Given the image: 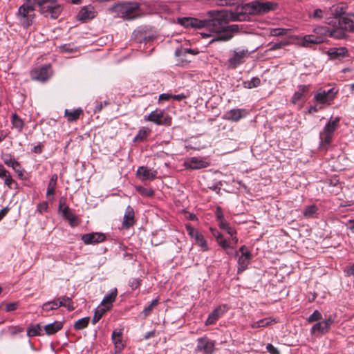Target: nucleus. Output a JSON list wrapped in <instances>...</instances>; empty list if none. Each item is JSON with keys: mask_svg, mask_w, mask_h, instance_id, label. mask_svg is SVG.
<instances>
[{"mask_svg": "<svg viewBox=\"0 0 354 354\" xmlns=\"http://www.w3.org/2000/svg\"><path fill=\"white\" fill-rule=\"evenodd\" d=\"M207 16L209 18L203 20L194 17L178 18V22L185 28H207L209 33L202 32L201 35L203 37H212L209 44L229 41L239 31L238 25H227L230 21H241V17L232 11L209 10L207 12Z\"/></svg>", "mask_w": 354, "mask_h": 354, "instance_id": "obj_1", "label": "nucleus"}, {"mask_svg": "<svg viewBox=\"0 0 354 354\" xmlns=\"http://www.w3.org/2000/svg\"><path fill=\"white\" fill-rule=\"evenodd\" d=\"M277 7V4L271 2H260L254 1L250 3L243 5L241 8L237 7L235 14L239 15L241 20L243 19L244 16L241 13L249 15H263L269 12L271 10H274Z\"/></svg>", "mask_w": 354, "mask_h": 354, "instance_id": "obj_2", "label": "nucleus"}, {"mask_svg": "<svg viewBox=\"0 0 354 354\" xmlns=\"http://www.w3.org/2000/svg\"><path fill=\"white\" fill-rule=\"evenodd\" d=\"M33 4H37L41 15L46 17L57 19L60 15L62 8L57 0H32Z\"/></svg>", "mask_w": 354, "mask_h": 354, "instance_id": "obj_3", "label": "nucleus"}, {"mask_svg": "<svg viewBox=\"0 0 354 354\" xmlns=\"http://www.w3.org/2000/svg\"><path fill=\"white\" fill-rule=\"evenodd\" d=\"M140 6L136 2H127L114 6L111 10L118 17L133 19L139 16Z\"/></svg>", "mask_w": 354, "mask_h": 354, "instance_id": "obj_4", "label": "nucleus"}, {"mask_svg": "<svg viewBox=\"0 0 354 354\" xmlns=\"http://www.w3.org/2000/svg\"><path fill=\"white\" fill-rule=\"evenodd\" d=\"M17 17L20 24L24 27H29L35 17V8L32 0H25L24 3L19 8Z\"/></svg>", "mask_w": 354, "mask_h": 354, "instance_id": "obj_5", "label": "nucleus"}, {"mask_svg": "<svg viewBox=\"0 0 354 354\" xmlns=\"http://www.w3.org/2000/svg\"><path fill=\"white\" fill-rule=\"evenodd\" d=\"M339 117L330 118L325 125L323 131L319 133L322 146L329 145L331 143L333 133L339 126Z\"/></svg>", "mask_w": 354, "mask_h": 354, "instance_id": "obj_6", "label": "nucleus"}, {"mask_svg": "<svg viewBox=\"0 0 354 354\" xmlns=\"http://www.w3.org/2000/svg\"><path fill=\"white\" fill-rule=\"evenodd\" d=\"M337 93V91L335 88H332L328 91L319 89L315 94L313 100L317 104L329 105Z\"/></svg>", "mask_w": 354, "mask_h": 354, "instance_id": "obj_7", "label": "nucleus"}, {"mask_svg": "<svg viewBox=\"0 0 354 354\" xmlns=\"http://www.w3.org/2000/svg\"><path fill=\"white\" fill-rule=\"evenodd\" d=\"M147 120L153 122L158 125H170L171 118L162 111L156 110L152 111L148 116Z\"/></svg>", "mask_w": 354, "mask_h": 354, "instance_id": "obj_8", "label": "nucleus"}, {"mask_svg": "<svg viewBox=\"0 0 354 354\" xmlns=\"http://www.w3.org/2000/svg\"><path fill=\"white\" fill-rule=\"evenodd\" d=\"M215 342L207 337H200L197 339L196 351L203 352V354H212L214 351Z\"/></svg>", "mask_w": 354, "mask_h": 354, "instance_id": "obj_9", "label": "nucleus"}, {"mask_svg": "<svg viewBox=\"0 0 354 354\" xmlns=\"http://www.w3.org/2000/svg\"><path fill=\"white\" fill-rule=\"evenodd\" d=\"M51 68L50 65H45L39 68H35L30 73L31 78L33 80L44 82L51 75Z\"/></svg>", "mask_w": 354, "mask_h": 354, "instance_id": "obj_10", "label": "nucleus"}, {"mask_svg": "<svg viewBox=\"0 0 354 354\" xmlns=\"http://www.w3.org/2000/svg\"><path fill=\"white\" fill-rule=\"evenodd\" d=\"M248 114V112L245 109H234L226 111L223 118L226 120L237 122L241 118H245Z\"/></svg>", "mask_w": 354, "mask_h": 354, "instance_id": "obj_11", "label": "nucleus"}, {"mask_svg": "<svg viewBox=\"0 0 354 354\" xmlns=\"http://www.w3.org/2000/svg\"><path fill=\"white\" fill-rule=\"evenodd\" d=\"M334 320L331 317L326 319L324 322H319L313 325L310 330L311 334L318 332L321 334L326 333L329 331L331 325L333 324Z\"/></svg>", "mask_w": 354, "mask_h": 354, "instance_id": "obj_12", "label": "nucleus"}, {"mask_svg": "<svg viewBox=\"0 0 354 354\" xmlns=\"http://www.w3.org/2000/svg\"><path fill=\"white\" fill-rule=\"evenodd\" d=\"M209 162L204 159L192 157L185 161V166L187 169H200L209 166Z\"/></svg>", "mask_w": 354, "mask_h": 354, "instance_id": "obj_13", "label": "nucleus"}, {"mask_svg": "<svg viewBox=\"0 0 354 354\" xmlns=\"http://www.w3.org/2000/svg\"><path fill=\"white\" fill-rule=\"evenodd\" d=\"M105 239V236L102 233L93 232L85 234L82 236V240L86 244H94L102 242Z\"/></svg>", "mask_w": 354, "mask_h": 354, "instance_id": "obj_14", "label": "nucleus"}, {"mask_svg": "<svg viewBox=\"0 0 354 354\" xmlns=\"http://www.w3.org/2000/svg\"><path fill=\"white\" fill-rule=\"evenodd\" d=\"M337 25L341 29L346 31H354V21L351 15H345L336 19Z\"/></svg>", "mask_w": 354, "mask_h": 354, "instance_id": "obj_15", "label": "nucleus"}, {"mask_svg": "<svg viewBox=\"0 0 354 354\" xmlns=\"http://www.w3.org/2000/svg\"><path fill=\"white\" fill-rule=\"evenodd\" d=\"M135 222L136 220L134 210L132 207L129 205L125 209L122 221V227L125 229H128L131 226H132L135 223Z\"/></svg>", "mask_w": 354, "mask_h": 354, "instance_id": "obj_16", "label": "nucleus"}, {"mask_svg": "<svg viewBox=\"0 0 354 354\" xmlns=\"http://www.w3.org/2000/svg\"><path fill=\"white\" fill-rule=\"evenodd\" d=\"M157 172L149 169L145 167H140L137 170V176L142 180H153L156 178Z\"/></svg>", "mask_w": 354, "mask_h": 354, "instance_id": "obj_17", "label": "nucleus"}, {"mask_svg": "<svg viewBox=\"0 0 354 354\" xmlns=\"http://www.w3.org/2000/svg\"><path fill=\"white\" fill-rule=\"evenodd\" d=\"M252 259L251 253L241 254L238 258V273L242 272L245 270Z\"/></svg>", "mask_w": 354, "mask_h": 354, "instance_id": "obj_18", "label": "nucleus"}, {"mask_svg": "<svg viewBox=\"0 0 354 354\" xmlns=\"http://www.w3.org/2000/svg\"><path fill=\"white\" fill-rule=\"evenodd\" d=\"M122 331L121 329L114 330L112 333V340L115 344V348L117 352H120L124 348V344L122 342Z\"/></svg>", "mask_w": 354, "mask_h": 354, "instance_id": "obj_19", "label": "nucleus"}, {"mask_svg": "<svg viewBox=\"0 0 354 354\" xmlns=\"http://www.w3.org/2000/svg\"><path fill=\"white\" fill-rule=\"evenodd\" d=\"M246 53L247 51L245 50L234 53V55L228 60L230 66L232 68H235L243 63V58L245 56Z\"/></svg>", "mask_w": 354, "mask_h": 354, "instance_id": "obj_20", "label": "nucleus"}, {"mask_svg": "<svg viewBox=\"0 0 354 354\" xmlns=\"http://www.w3.org/2000/svg\"><path fill=\"white\" fill-rule=\"evenodd\" d=\"M118 294L117 288H113L111 290V292L106 295L104 299H102L100 305L108 308L110 310L112 307L113 302L115 300Z\"/></svg>", "mask_w": 354, "mask_h": 354, "instance_id": "obj_21", "label": "nucleus"}, {"mask_svg": "<svg viewBox=\"0 0 354 354\" xmlns=\"http://www.w3.org/2000/svg\"><path fill=\"white\" fill-rule=\"evenodd\" d=\"M310 85H299L297 91L294 93L292 97V103L297 104L304 95L309 91Z\"/></svg>", "mask_w": 354, "mask_h": 354, "instance_id": "obj_22", "label": "nucleus"}, {"mask_svg": "<svg viewBox=\"0 0 354 354\" xmlns=\"http://www.w3.org/2000/svg\"><path fill=\"white\" fill-rule=\"evenodd\" d=\"M224 310L221 306L215 308L208 316L205 321V325H211L214 324L220 316L223 313Z\"/></svg>", "mask_w": 354, "mask_h": 354, "instance_id": "obj_23", "label": "nucleus"}, {"mask_svg": "<svg viewBox=\"0 0 354 354\" xmlns=\"http://www.w3.org/2000/svg\"><path fill=\"white\" fill-rule=\"evenodd\" d=\"M63 327L62 322L55 321L53 323L46 325L44 328L48 335H51L56 333L61 330Z\"/></svg>", "mask_w": 354, "mask_h": 354, "instance_id": "obj_24", "label": "nucleus"}, {"mask_svg": "<svg viewBox=\"0 0 354 354\" xmlns=\"http://www.w3.org/2000/svg\"><path fill=\"white\" fill-rule=\"evenodd\" d=\"M3 162L6 165L11 167L19 176L23 175L24 171L21 169L20 164L17 160L10 157L5 158L3 159Z\"/></svg>", "mask_w": 354, "mask_h": 354, "instance_id": "obj_25", "label": "nucleus"}, {"mask_svg": "<svg viewBox=\"0 0 354 354\" xmlns=\"http://www.w3.org/2000/svg\"><path fill=\"white\" fill-rule=\"evenodd\" d=\"M82 113L83 111L80 108L73 111L66 109L64 111V116L68 122H74L76 121Z\"/></svg>", "mask_w": 354, "mask_h": 354, "instance_id": "obj_26", "label": "nucleus"}, {"mask_svg": "<svg viewBox=\"0 0 354 354\" xmlns=\"http://www.w3.org/2000/svg\"><path fill=\"white\" fill-rule=\"evenodd\" d=\"M347 53V50L344 47L333 48L328 50V55L331 59L343 57Z\"/></svg>", "mask_w": 354, "mask_h": 354, "instance_id": "obj_27", "label": "nucleus"}, {"mask_svg": "<svg viewBox=\"0 0 354 354\" xmlns=\"http://www.w3.org/2000/svg\"><path fill=\"white\" fill-rule=\"evenodd\" d=\"M319 41H319V38H317V37H315L313 35H306V36L300 38L298 43L304 47H308L310 44H318V43H319Z\"/></svg>", "mask_w": 354, "mask_h": 354, "instance_id": "obj_28", "label": "nucleus"}, {"mask_svg": "<svg viewBox=\"0 0 354 354\" xmlns=\"http://www.w3.org/2000/svg\"><path fill=\"white\" fill-rule=\"evenodd\" d=\"M58 301L59 308L61 306L66 308L68 310H73L74 306L71 298L63 296L57 299Z\"/></svg>", "mask_w": 354, "mask_h": 354, "instance_id": "obj_29", "label": "nucleus"}, {"mask_svg": "<svg viewBox=\"0 0 354 354\" xmlns=\"http://www.w3.org/2000/svg\"><path fill=\"white\" fill-rule=\"evenodd\" d=\"M0 178L4 180L5 184L12 187V184L14 183L10 173L3 166H0Z\"/></svg>", "mask_w": 354, "mask_h": 354, "instance_id": "obj_30", "label": "nucleus"}, {"mask_svg": "<svg viewBox=\"0 0 354 354\" xmlns=\"http://www.w3.org/2000/svg\"><path fill=\"white\" fill-rule=\"evenodd\" d=\"M277 321L274 319H272L270 317H266L264 319H262L261 320H259L257 322H254L251 324V327L252 328H261L265 327L267 326L270 325L272 323H276Z\"/></svg>", "mask_w": 354, "mask_h": 354, "instance_id": "obj_31", "label": "nucleus"}, {"mask_svg": "<svg viewBox=\"0 0 354 354\" xmlns=\"http://www.w3.org/2000/svg\"><path fill=\"white\" fill-rule=\"evenodd\" d=\"M27 335L29 337L42 335V328L40 324L30 325L27 329Z\"/></svg>", "mask_w": 354, "mask_h": 354, "instance_id": "obj_32", "label": "nucleus"}, {"mask_svg": "<svg viewBox=\"0 0 354 354\" xmlns=\"http://www.w3.org/2000/svg\"><path fill=\"white\" fill-rule=\"evenodd\" d=\"M108 310H109V307L106 308L102 305L97 306V308L95 309L94 316L92 319L93 324H95L101 319L103 315Z\"/></svg>", "mask_w": 354, "mask_h": 354, "instance_id": "obj_33", "label": "nucleus"}, {"mask_svg": "<svg viewBox=\"0 0 354 354\" xmlns=\"http://www.w3.org/2000/svg\"><path fill=\"white\" fill-rule=\"evenodd\" d=\"M93 17L94 13L92 11L88 10L86 8H82L77 15L78 19L81 21H86Z\"/></svg>", "mask_w": 354, "mask_h": 354, "instance_id": "obj_34", "label": "nucleus"}, {"mask_svg": "<svg viewBox=\"0 0 354 354\" xmlns=\"http://www.w3.org/2000/svg\"><path fill=\"white\" fill-rule=\"evenodd\" d=\"M58 308V301H57V299L45 302L41 306L42 310L46 312L56 310Z\"/></svg>", "mask_w": 354, "mask_h": 354, "instance_id": "obj_35", "label": "nucleus"}, {"mask_svg": "<svg viewBox=\"0 0 354 354\" xmlns=\"http://www.w3.org/2000/svg\"><path fill=\"white\" fill-rule=\"evenodd\" d=\"M158 299H155L153 300L148 306L143 309L142 312L141 313L142 317L146 318L147 316H149L151 313L153 309L158 304Z\"/></svg>", "mask_w": 354, "mask_h": 354, "instance_id": "obj_36", "label": "nucleus"}, {"mask_svg": "<svg viewBox=\"0 0 354 354\" xmlns=\"http://www.w3.org/2000/svg\"><path fill=\"white\" fill-rule=\"evenodd\" d=\"M344 29H341L337 25V27L329 30L330 35L337 39H342L346 36Z\"/></svg>", "mask_w": 354, "mask_h": 354, "instance_id": "obj_37", "label": "nucleus"}, {"mask_svg": "<svg viewBox=\"0 0 354 354\" xmlns=\"http://www.w3.org/2000/svg\"><path fill=\"white\" fill-rule=\"evenodd\" d=\"M289 32H290V29L288 28H270L269 30V35L274 37L286 35Z\"/></svg>", "mask_w": 354, "mask_h": 354, "instance_id": "obj_38", "label": "nucleus"}, {"mask_svg": "<svg viewBox=\"0 0 354 354\" xmlns=\"http://www.w3.org/2000/svg\"><path fill=\"white\" fill-rule=\"evenodd\" d=\"M90 321L89 317H86L82 319H78L74 324V328L75 330H82L87 327Z\"/></svg>", "mask_w": 354, "mask_h": 354, "instance_id": "obj_39", "label": "nucleus"}, {"mask_svg": "<svg viewBox=\"0 0 354 354\" xmlns=\"http://www.w3.org/2000/svg\"><path fill=\"white\" fill-rule=\"evenodd\" d=\"M12 124L19 131H21L24 127L23 120L16 113L12 115Z\"/></svg>", "mask_w": 354, "mask_h": 354, "instance_id": "obj_40", "label": "nucleus"}, {"mask_svg": "<svg viewBox=\"0 0 354 354\" xmlns=\"http://www.w3.org/2000/svg\"><path fill=\"white\" fill-rule=\"evenodd\" d=\"M194 239L196 244L200 246L203 251L208 250L207 241L201 233Z\"/></svg>", "mask_w": 354, "mask_h": 354, "instance_id": "obj_41", "label": "nucleus"}, {"mask_svg": "<svg viewBox=\"0 0 354 354\" xmlns=\"http://www.w3.org/2000/svg\"><path fill=\"white\" fill-rule=\"evenodd\" d=\"M59 210L62 212V216L68 219L71 215H73L71 209L66 205H65L64 203L60 201Z\"/></svg>", "mask_w": 354, "mask_h": 354, "instance_id": "obj_42", "label": "nucleus"}, {"mask_svg": "<svg viewBox=\"0 0 354 354\" xmlns=\"http://www.w3.org/2000/svg\"><path fill=\"white\" fill-rule=\"evenodd\" d=\"M317 208L315 205H310L306 207L304 211V216L306 218L313 217L316 214Z\"/></svg>", "mask_w": 354, "mask_h": 354, "instance_id": "obj_43", "label": "nucleus"}, {"mask_svg": "<svg viewBox=\"0 0 354 354\" xmlns=\"http://www.w3.org/2000/svg\"><path fill=\"white\" fill-rule=\"evenodd\" d=\"M187 53H190L192 55H196L198 51L191 48H184V49H177L175 52V55L177 57H184Z\"/></svg>", "mask_w": 354, "mask_h": 354, "instance_id": "obj_44", "label": "nucleus"}, {"mask_svg": "<svg viewBox=\"0 0 354 354\" xmlns=\"http://www.w3.org/2000/svg\"><path fill=\"white\" fill-rule=\"evenodd\" d=\"M261 83V80L258 77H253L250 81L244 82L245 87L252 88L258 86Z\"/></svg>", "mask_w": 354, "mask_h": 354, "instance_id": "obj_45", "label": "nucleus"}, {"mask_svg": "<svg viewBox=\"0 0 354 354\" xmlns=\"http://www.w3.org/2000/svg\"><path fill=\"white\" fill-rule=\"evenodd\" d=\"M322 319V315L318 310H315L312 315L309 316L307 321L308 323L319 321Z\"/></svg>", "mask_w": 354, "mask_h": 354, "instance_id": "obj_46", "label": "nucleus"}, {"mask_svg": "<svg viewBox=\"0 0 354 354\" xmlns=\"http://www.w3.org/2000/svg\"><path fill=\"white\" fill-rule=\"evenodd\" d=\"M149 133V131L148 129H140L138 131V134L136 136L134 140L136 141L143 140L147 136Z\"/></svg>", "mask_w": 354, "mask_h": 354, "instance_id": "obj_47", "label": "nucleus"}, {"mask_svg": "<svg viewBox=\"0 0 354 354\" xmlns=\"http://www.w3.org/2000/svg\"><path fill=\"white\" fill-rule=\"evenodd\" d=\"M236 0H217L216 5L218 6H230L234 5Z\"/></svg>", "mask_w": 354, "mask_h": 354, "instance_id": "obj_48", "label": "nucleus"}, {"mask_svg": "<svg viewBox=\"0 0 354 354\" xmlns=\"http://www.w3.org/2000/svg\"><path fill=\"white\" fill-rule=\"evenodd\" d=\"M186 230L188 233V234L192 237L195 239L196 236H198L200 232H198L195 228H194L190 225H186Z\"/></svg>", "mask_w": 354, "mask_h": 354, "instance_id": "obj_49", "label": "nucleus"}, {"mask_svg": "<svg viewBox=\"0 0 354 354\" xmlns=\"http://www.w3.org/2000/svg\"><path fill=\"white\" fill-rule=\"evenodd\" d=\"M137 190L142 196H151L153 194V192L151 189H149L145 187H137Z\"/></svg>", "mask_w": 354, "mask_h": 354, "instance_id": "obj_50", "label": "nucleus"}, {"mask_svg": "<svg viewBox=\"0 0 354 354\" xmlns=\"http://www.w3.org/2000/svg\"><path fill=\"white\" fill-rule=\"evenodd\" d=\"M216 241H217L218 244L221 247H222L223 249H227L230 247V244L227 243L226 239H224L223 235L221 236H220L218 239H217Z\"/></svg>", "mask_w": 354, "mask_h": 354, "instance_id": "obj_51", "label": "nucleus"}, {"mask_svg": "<svg viewBox=\"0 0 354 354\" xmlns=\"http://www.w3.org/2000/svg\"><path fill=\"white\" fill-rule=\"evenodd\" d=\"M289 44V41H287L275 43L270 47V50H278L283 48V46L288 45Z\"/></svg>", "mask_w": 354, "mask_h": 354, "instance_id": "obj_52", "label": "nucleus"}, {"mask_svg": "<svg viewBox=\"0 0 354 354\" xmlns=\"http://www.w3.org/2000/svg\"><path fill=\"white\" fill-rule=\"evenodd\" d=\"M266 350L270 354H280V351L271 344H268Z\"/></svg>", "mask_w": 354, "mask_h": 354, "instance_id": "obj_53", "label": "nucleus"}, {"mask_svg": "<svg viewBox=\"0 0 354 354\" xmlns=\"http://www.w3.org/2000/svg\"><path fill=\"white\" fill-rule=\"evenodd\" d=\"M56 185L53 183L48 184V188H47V192L46 196H49L50 195H53L55 194Z\"/></svg>", "mask_w": 354, "mask_h": 354, "instance_id": "obj_54", "label": "nucleus"}, {"mask_svg": "<svg viewBox=\"0 0 354 354\" xmlns=\"http://www.w3.org/2000/svg\"><path fill=\"white\" fill-rule=\"evenodd\" d=\"M18 303L17 302H13L8 304L6 306V311L10 312L15 310L18 307Z\"/></svg>", "mask_w": 354, "mask_h": 354, "instance_id": "obj_55", "label": "nucleus"}, {"mask_svg": "<svg viewBox=\"0 0 354 354\" xmlns=\"http://www.w3.org/2000/svg\"><path fill=\"white\" fill-rule=\"evenodd\" d=\"M48 207V203L46 202H43L37 205V211L41 214L47 210Z\"/></svg>", "mask_w": 354, "mask_h": 354, "instance_id": "obj_56", "label": "nucleus"}, {"mask_svg": "<svg viewBox=\"0 0 354 354\" xmlns=\"http://www.w3.org/2000/svg\"><path fill=\"white\" fill-rule=\"evenodd\" d=\"M67 220L68 221L69 224L72 227H75L78 225L77 219L74 214L71 215V216H70Z\"/></svg>", "mask_w": 354, "mask_h": 354, "instance_id": "obj_57", "label": "nucleus"}, {"mask_svg": "<svg viewBox=\"0 0 354 354\" xmlns=\"http://www.w3.org/2000/svg\"><path fill=\"white\" fill-rule=\"evenodd\" d=\"M216 216L218 221H221L224 219L223 212L221 207H217L216 211Z\"/></svg>", "mask_w": 354, "mask_h": 354, "instance_id": "obj_58", "label": "nucleus"}, {"mask_svg": "<svg viewBox=\"0 0 354 354\" xmlns=\"http://www.w3.org/2000/svg\"><path fill=\"white\" fill-rule=\"evenodd\" d=\"M319 104H317L316 103V104L315 105H313V106H310L309 107V109H308V112L309 113H315V112H317L319 109H322V106H319Z\"/></svg>", "mask_w": 354, "mask_h": 354, "instance_id": "obj_59", "label": "nucleus"}, {"mask_svg": "<svg viewBox=\"0 0 354 354\" xmlns=\"http://www.w3.org/2000/svg\"><path fill=\"white\" fill-rule=\"evenodd\" d=\"M218 221H219L218 226L221 229L225 230L227 227H229V226H230L229 223L227 221H225L224 219Z\"/></svg>", "mask_w": 354, "mask_h": 354, "instance_id": "obj_60", "label": "nucleus"}, {"mask_svg": "<svg viewBox=\"0 0 354 354\" xmlns=\"http://www.w3.org/2000/svg\"><path fill=\"white\" fill-rule=\"evenodd\" d=\"M323 16V11L320 9H316L313 14L314 18L321 19Z\"/></svg>", "mask_w": 354, "mask_h": 354, "instance_id": "obj_61", "label": "nucleus"}, {"mask_svg": "<svg viewBox=\"0 0 354 354\" xmlns=\"http://www.w3.org/2000/svg\"><path fill=\"white\" fill-rule=\"evenodd\" d=\"M172 95L167 93H162L159 96V100H169L171 99Z\"/></svg>", "mask_w": 354, "mask_h": 354, "instance_id": "obj_62", "label": "nucleus"}, {"mask_svg": "<svg viewBox=\"0 0 354 354\" xmlns=\"http://www.w3.org/2000/svg\"><path fill=\"white\" fill-rule=\"evenodd\" d=\"M186 96L183 94H179V95H172L171 99L180 101L183 99H185Z\"/></svg>", "mask_w": 354, "mask_h": 354, "instance_id": "obj_63", "label": "nucleus"}, {"mask_svg": "<svg viewBox=\"0 0 354 354\" xmlns=\"http://www.w3.org/2000/svg\"><path fill=\"white\" fill-rule=\"evenodd\" d=\"M346 274L350 276V275H354V263L350 267L348 268L346 270Z\"/></svg>", "mask_w": 354, "mask_h": 354, "instance_id": "obj_64", "label": "nucleus"}]
</instances>
